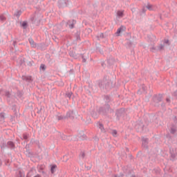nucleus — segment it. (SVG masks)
<instances>
[{"label":"nucleus","instance_id":"obj_45","mask_svg":"<svg viewBox=\"0 0 177 177\" xmlns=\"http://www.w3.org/2000/svg\"><path fill=\"white\" fill-rule=\"evenodd\" d=\"M79 138L81 139V140H86L87 139V137L85 134L81 135Z\"/></svg>","mask_w":177,"mask_h":177},{"label":"nucleus","instance_id":"obj_19","mask_svg":"<svg viewBox=\"0 0 177 177\" xmlns=\"http://www.w3.org/2000/svg\"><path fill=\"white\" fill-rule=\"evenodd\" d=\"M90 113L93 118L96 119L99 118V115L97 114V112L95 111V109H91Z\"/></svg>","mask_w":177,"mask_h":177},{"label":"nucleus","instance_id":"obj_50","mask_svg":"<svg viewBox=\"0 0 177 177\" xmlns=\"http://www.w3.org/2000/svg\"><path fill=\"white\" fill-rule=\"evenodd\" d=\"M127 46L129 48H131L132 47V45H133V42L131 41V40H129L127 42Z\"/></svg>","mask_w":177,"mask_h":177},{"label":"nucleus","instance_id":"obj_44","mask_svg":"<svg viewBox=\"0 0 177 177\" xmlns=\"http://www.w3.org/2000/svg\"><path fill=\"white\" fill-rule=\"evenodd\" d=\"M147 9H148V10H153V5L148 3L146 6Z\"/></svg>","mask_w":177,"mask_h":177},{"label":"nucleus","instance_id":"obj_62","mask_svg":"<svg viewBox=\"0 0 177 177\" xmlns=\"http://www.w3.org/2000/svg\"><path fill=\"white\" fill-rule=\"evenodd\" d=\"M16 45H17V41H13V46H14V48H16Z\"/></svg>","mask_w":177,"mask_h":177},{"label":"nucleus","instance_id":"obj_3","mask_svg":"<svg viewBox=\"0 0 177 177\" xmlns=\"http://www.w3.org/2000/svg\"><path fill=\"white\" fill-rule=\"evenodd\" d=\"M1 149H3L6 147L10 149V150H15L16 149V143L13 141H8L7 142H3L0 145Z\"/></svg>","mask_w":177,"mask_h":177},{"label":"nucleus","instance_id":"obj_30","mask_svg":"<svg viewBox=\"0 0 177 177\" xmlns=\"http://www.w3.org/2000/svg\"><path fill=\"white\" fill-rule=\"evenodd\" d=\"M176 131H177V128H175L171 126L170 133H171L172 135H175V133H176Z\"/></svg>","mask_w":177,"mask_h":177},{"label":"nucleus","instance_id":"obj_60","mask_svg":"<svg viewBox=\"0 0 177 177\" xmlns=\"http://www.w3.org/2000/svg\"><path fill=\"white\" fill-rule=\"evenodd\" d=\"M173 96H174V97H176V99L177 100V90L174 91Z\"/></svg>","mask_w":177,"mask_h":177},{"label":"nucleus","instance_id":"obj_61","mask_svg":"<svg viewBox=\"0 0 177 177\" xmlns=\"http://www.w3.org/2000/svg\"><path fill=\"white\" fill-rule=\"evenodd\" d=\"M93 139L95 140V142H99V138H97V136H95Z\"/></svg>","mask_w":177,"mask_h":177},{"label":"nucleus","instance_id":"obj_48","mask_svg":"<svg viewBox=\"0 0 177 177\" xmlns=\"http://www.w3.org/2000/svg\"><path fill=\"white\" fill-rule=\"evenodd\" d=\"M132 172H133V170L132 169L127 170V173L125 174V176H129V175L132 174Z\"/></svg>","mask_w":177,"mask_h":177},{"label":"nucleus","instance_id":"obj_25","mask_svg":"<svg viewBox=\"0 0 177 177\" xmlns=\"http://www.w3.org/2000/svg\"><path fill=\"white\" fill-rule=\"evenodd\" d=\"M56 168H57V165H50V172H51V174H55V172H56Z\"/></svg>","mask_w":177,"mask_h":177},{"label":"nucleus","instance_id":"obj_4","mask_svg":"<svg viewBox=\"0 0 177 177\" xmlns=\"http://www.w3.org/2000/svg\"><path fill=\"white\" fill-rule=\"evenodd\" d=\"M134 129L137 132H140V133H142V132L145 131V124H143V122H142V120H138L135 123Z\"/></svg>","mask_w":177,"mask_h":177},{"label":"nucleus","instance_id":"obj_23","mask_svg":"<svg viewBox=\"0 0 177 177\" xmlns=\"http://www.w3.org/2000/svg\"><path fill=\"white\" fill-rule=\"evenodd\" d=\"M107 63L109 66H113V64L115 63V59H114L113 57L109 58V59H107Z\"/></svg>","mask_w":177,"mask_h":177},{"label":"nucleus","instance_id":"obj_46","mask_svg":"<svg viewBox=\"0 0 177 177\" xmlns=\"http://www.w3.org/2000/svg\"><path fill=\"white\" fill-rule=\"evenodd\" d=\"M111 134L113 135V136H114V138H117V135H118L117 130H112Z\"/></svg>","mask_w":177,"mask_h":177},{"label":"nucleus","instance_id":"obj_5","mask_svg":"<svg viewBox=\"0 0 177 177\" xmlns=\"http://www.w3.org/2000/svg\"><path fill=\"white\" fill-rule=\"evenodd\" d=\"M37 16H38V14L37 15H35L34 17H32L30 18V21L32 24H35V26H39V24H41V21H42V17H44V15L39 14V18H38Z\"/></svg>","mask_w":177,"mask_h":177},{"label":"nucleus","instance_id":"obj_17","mask_svg":"<svg viewBox=\"0 0 177 177\" xmlns=\"http://www.w3.org/2000/svg\"><path fill=\"white\" fill-rule=\"evenodd\" d=\"M104 100L105 102L104 104H110V102H111V96L109 95H105L104 97Z\"/></svg>","mask_w":177,"mask_h":177},{"label":"nucleus","instance_id":"obj_36","mask_svg":"<svg viewBox=\"0 0 177 177\" xmlns=\"http://www.w3.org/2000/svg\"><path fill=\"white\" fill-rule=\"evenodd\" d=\"M69 56H71V57H74V59H77V55H75L74 51H70Z\"/></svg>","mask_w":177,"mask_h":177},{"label":"nucleus","instance_id":"obj_15","mask_svg":"<svg viewBox=\"0 0 177 177\" xmlns=\"http://www.w3.org/2000/svg\"><path fill=\"white\" fill-rule=\"evenodd\" d=\"M36 48L39 50H46V45L45 44V43L37 44V46H36Z\"/></svg>","mask_w":177,"mask_h":177},{"label":"nucleus","instance_id":"obj_64","mask_svg":"<svg viewBox=\"0 0 177 177\" xmlns=\"http://www.w3.org/2000/svg\"><path fill=\"white\" fill-rule=\"evenodd\" d=\"M142 13H146V8H143L142 9Z\"/></svg>","mask_w":177,"mask_h":177},{"label":"nucleus","instance_id":"obj_57","mask_svg":"<svg viewBox=\"0 0 177 177\" xmlns=\"http://www.w3.org/2000/svg\"><path fill=\"white\" fill-rule=\"evenodd\" d=\"M137 93L138 95H142V93H143V91H142V88L138 89Z\"/></svg>","mask_w":177,"mask_h":177},{"label":"nucleus","instance_id":"obj_12","mask_svg":"<svg viewBox=\"0 0 177 177\" xmlns=\"http://www.w3.org/2000/svg\"><path fill=\"white\" fill-rule=\"evenodd\" d=\"M66 119L69 120H74L75 115L74 114V111H69L66 113V115H65Z\"/></svg>","mask_w":177,"mask_h":177},{"label":"nucleus","instance_id":"obj_40","mask_svg":"<svg viewBox=\"0 0 177 177\" xmlns=\"http://www.w3.org/2000/svg\"><path fill=\"white\" fill-rule=\"evenodd\" d=\"M5 96L8 97V99H10V97L12 96V94L10 91H5Z\"/></svg>","mask_w":177,"mask_h":177},{"label":"nucleus","instance_id":"obj_32","mask_svg":"<svg viewBox=\"0 0 177 177\" xmlns=\"http://www.w3.org/2000/svg\"><path fill=\"white\" fill-rule=\"evenodd\" d=\"M61 138H62V140H70V138H70V136H67L64 134H62L61 136Z\"/></svg>","mask_w":177,"mask_h":177},{"label":"nucleus","instance_id":"obj_26","mask_svg":"<svg viewBox=\"0 0 177 177\" xmlns=\"http://www.w3.org/2000/svg\"><path fill=\"white\" fill-rule=\"evenodd\" d=\"M174 123L171 124V127H173L174 128H177V117L174 116L173 118Z\"/></svg>","mask_w":177,"mask_h":177},{"label":"nucleus","instance_id":"obj_55","mask_svg":"<svg viewBox=\"0 0 177 177\" xmlns=\"http://www.w3.org/2000/svg\"><path fill=\"white\" fill-rule=\"evenodd\" d=\"M129 169H128V167H124V168H123V172H124V174L126 175V174L128 172V170H129Z\"/></svg>","mask_w":177,"mask_h":177},{"label":"nucleus","instance_id":"obj_29","mask_svg":"<svg viewBox=\"0 0 177 177\" xmlns=\"http://www.w3.org/2000/svg\"><path fill=\"white\" fill-rule=\"evenodd\" d=\"M23 95H24V93L23 91H20V90H18V91H17V96L18 97H19V99H20L21 97H23Z\"/></svg>","mask_w":177,"mask_h":177},{"label":"nucleus","instance_id":"obj_13","mask_svg":"<svg viewBox=\"0 0 177 177\" xmlns=\"http://www.w3.org/2000/svg\"><path fill=\"white\" fill-rule=\"evenodd\" d=\"M12 110L14 113V116L11 115V121H13V118H15V117H17V106L16 105H12Z\"/></svg>","mask_w":177,"mask_h":177},{"label":"nucleus","instance_id":"obj_38","mask_svg":"<svg viewBox=\"0 0 177 177\" xmlns=\"http://www.w3.org/2000/svg\"><path fill=\"white\" fill-rule=\"evenodd\" d=\"M39 69H40L41 71H45V70H46V65H45L44 64H41L40 65Z\"/></svg>","mask_w":177,"mask_h":177},{"label":"nucleus","instance_id":"obj_56","mask_svg":"<svg viewBox=\"0 0 177 177\" xmlns=\"http://www.w3.org/2000/svg\"><path fill=\"white\" fill-rule=\"evenodd\" d=\"M32 64H34V61H30L27 64V65L29 66V67H31Z\"/></svg>","mask_w":177,"mask_h":177},{"label":"nucleus","instance_id":"obj_8","mask_svg":"<svg viewBox=\"0 0 177 177\" xmlns=\"http://www.w3.org/2000/svg\"><path fill=\"white\" fill-rule=\"evenodd\" d=\"M142 147L147 150L149 149V138L146 137H141Z\"/></svg>","mask_w":177,"mask_h":177},{"label":"nucleus","instance_id":"obj_18","mask_svg":"<svg viewBox=\"0 0 177 177\" xmlns=\"http://www.w3.org/2000/svg\"><path fill=\"white\" fill-rule=\"evenodd\" d=\"M75 37L76 38V41H81V30H77L75 33Z\"/></svg>","mask_w":177,"mask_h":177},{"label":"nucleus","instance_id":"obj_20","mask_svg":"<svg viewBox=\"0 0 177 177\" xmlns=\"http://www.w3.org/2000/svg\"><path fill=\"white\" fill-rule=\"evenodd\" d=\"M26 156L29 158H32V157H34V152L30 151V149H26Z\"/></svg>","mask_w":177,"mask_h":177},{"label":"nucleus","instance_id":"obj_47","mask_svg":"<svg viewBox=\"0 0 177 177\" xmlns=\"http://www.w3.org/2000/svg\"><path fill=\"white\" fill-rule=\"evenodd\" d=\"M151 52H158V47H154L153 46L152 48H150Z\"/></svg>","mask_w":177,"mask_h":177},{"label":"nucleus","instance_id":"obj_42","mask_svg":"<svg viewBox=\"0 0 177 177\" xmlns=\"http://www.w3.org/2000/svg\"><path fill=\"white\" fill-rule=\"evenodd\" d=\"M80 57L82 60V63H86V57L84 55H81Z\"/></svg>","mask_w":177,"mask_h":177},{"label":"nucleus","instance_id":"obj_24","mask_svg":"<svg viewBox=\"0 0 177 177\" xmlns=\"http://www.w3.org/2000/svg\"><path fill=\"white\" fill-rule=\"evenodd\" d=\"M21 27H22L24 30H26L27 27H28V22L27 21H24L23 22H21Z\"/></svg>","mask_w":177,"mask_h":177},{"label":"nucleus","instance_id":"obj_54","mask_svg":"<svg viewBox=\"0 0 177 177\" xmlns=\"http://www.w3.org/2000/svg\"><path fill=\"white\" fill-rule=\"evenodd\" d=\"M0 20L1 21H5V20H6V17L3 16V15H0Z\"/></svg>","mask_w":177,"mask_h":177},{"label":"nucleus","instance_id":"obj_31","mask_svg":"<svg viewBox=\"0 0 177 177\" xmlns=\"http://www.w3.org/2000/svg\"><path fill=\"white\" fill-rule=\"evenodd\" d=\"M24 139V140H26V142H27L28 140V133H25L22 135V138Z\"/></svg>","mask_w":177,"mask_h":177},{"label":"nucleus","instance_id":"obj_34","mask_svg":"<svg viewBox=\"0 0 177 177\" xmlns=\"http://www.w3.org/2000/svg\"><path fill=\"white\" fill-rule=\"evenodd\" d=\"M0 121H5V113H0Z\"/></svg>","mask_w":177,"mask_h":177},{"label":"nucleus","instance_id":"obj_43","mask_svg":"<svg viewBox=\"0 0 177 177\" xmlns=\"http://www.w3.org/2000/svg\"><path fill=\"white\" fill-rule=\"evenodd\" d=\"M164 44H160L159 46H157L158 48V50H164Z\"/></svg>","mask_w":177,"mask_h":177},{"label":"nucleus","instance_id":"obj_10","mask_svg":"<svg viewBox=\"0 0 177 177\" xmlns=\"http://www.w3.org/2000/svg\"><path fill=\"white\" fill-rule=\"evenodd\" d=\"M76 24L77 21L75 19H69L66 23V26H68L71 29L75 28Z\"/></svg>","mask_w":177,"mask_h":177},{"label":"nucleus","instance_id":"obj_51","mask_svg":"<svg viewBox=\"0 0 177 177\" xmlns=\"http://www.w3.org/2000/svg\"><path fill=\"white\" fill-rule=\"evenodd\" d=\"M164 44H166V45H167L168 46H169V45H171V43L169 42V39H165Z\"/></svg>","mask_w":177,"mask_h":177},{"label":"nucleus","instance_id":"obj_37","mask_svg":"<svg viewBox=\"0 0 177 177\" xmlns=\"http://www.w3.org/2000/svg\"><path fill=\"white\" fill-rule=\"evenodd\" d=\"M4 164H5V165H6L7 167H10V160H9V159H5V160H4Z\"/></svg>","mask_w":177,"mask_h":177},{"label":"nucleus","instance_id":"obj_16","mask_svg":"<svg viewBox=\"0 0 177 177\" xmlns=\"http://www.w3.org/2000/svg\"><path fill=\"white\" fill-rule=\"evenodd\" d=\"M125 30H127V28H125V26H121L115 32L116 37H120V34H121V32H122V31H124Z\"/></svg>","mask_w":177,"mask_h":177},{"label":"nucleus","instance_id":"obj_1","mask_svg":"<svg viewBox=\"0 0 177 177\" xmlns=\"http://www.w3.org/2000/svg\"><path fill=\"white\" fill-rule=\"evenodd\" d=\"M97 84L101 91L104 92H109L113 88V82L107 75H105L102 80H98Z\"/></svg>","mask_w":177,"mask_h":177},{"label":"nucleus","instance_id":"obj_35","mask_svg":"<svg viewBox=\"0 0 177 177\" xmlns=\"http://www.w3.org/2000/svg\"><path fill=\"white\" fill-rule=\"evenodd\" d=\"M141 91H142L144 95L147 94V91L146 86L144 84L141 87Z\"/></svg>","mask_w":177,"mask_h":177},{"label":"nucleus","instance_id":"obj_2","mask_svg":"<svg viewBox=\"0 0 177 177\" xmlns=\"http://www.w3.org/2000/svg\"><path fill=\"white\" fill-rule=\"evenodd\" d=\"M98 114L109 118V114H113L114 113V109L111 108L110 104H104L102 106H100L97 110Z\"/></svg>","mask_w":177,"mask_h":177},{"label":"nucleus","instance_id":"obj_41","mask_svg":"<svg viewBox=\"0 0 177 177\" xmlns=\"http://www.w3.org/2000/svg\"><path fill=\"white\" fill-rule=\"evenodd\" d=\"M72 95H73V92H67L65 94V96L66 97H68V99H71Z\"/></svg>","mask_w":177,"mask_h":177},{"label":"nucleus","instance_id":"obj_49","mask_svg":"<svg viewBox=\"0 0 177 177\" xmlns=\"http://www.w3.org/2000/svg\"><path fill=\"white\" fill-rule=\"evenodd\" d=\"M57 118L58 120V121H60L62 120H66V116H63V115H60V116H57Z\"/></svg>","mask_w":177,"mask_h":177},{"label":"nucleus","instance_id":"obj_21","mask_svg":"<svg viewBox=\"0 0 177 177\" xmlns=\"http://www.w3.org/2000/svg\"><path fill=\"white\" fill-rule=\"evenodd\" d=\"M28 41L32 48H37V46L38 45V44L35 43V41H34V39H32V38H29Z\"/></svg>","mask_w":177,"mask_h":177},{"label":"nucleus","instance_id":"obj_58","mask_svg":"<svg viewBox=\"0 0 177 177\" xmlns=\"http://www.w3.org/2000/svg\"><path fill=\"white\" fill-rule=\"evenodd\" d=\"M97 50H98V52H100V53H101V55H103V50H102V48L97 47Z\"/></svg>","mask_w":177,"mask_h":177},{"label":"nucleus","instance_id":"obj_9","mask_svg":"<svg viewBox=\"0 0 177 177\" xmlns=\"http://www.w3.org/2000/svg\"><path fill=\"white\" fill-rule=\"evenodd\" d=\"M169 154H170V161H175V158H176L177 153L176 150L174 148H169Z\"/></svg>","mask_w":177,"mask_h":177},{"label":"nucleus","instance_id":"obj_11","mask_svg":"<svg viewBox=\"0 0 177 177\" xmlns=\"http://www.w3.org/2000/svg\"><path fill=\"white\" fill-rule=\"evenodd\" d=\"M153 100L155 103H160L162 100V94L155 95L153 97Z\"/></svg>","mask_w":177,"mask_h":177},{"label":"nucleus","instance_id":"obj_33","mask_svg":"<svg viewBox=\"0 0 177 177\" xmlns=\"http://www.w3.org/2000/svg\"><path fill=\"white\" fill-rule=\"evenodd\" d=\"M98 128L101 129L102 132H104V127L103 126V124L101 122H98Z\"/></svg>","mask_w":177,"mask_h":177},{"label":"nucleus","instance_id":"obj_6","mask_svg":"<svg viewBox=\"0 0 177 177\" xmlns=\"http://www.w3.org/2000/svg\"><path fill=\"white\" fill-rule=\"evenodd\" d=\"M116 120L120 121L121 120V117H124L125 115V108H120V109H117L115 111Z\"/></svg>","mask_w":177,"mask_h":177},{"label":"nucleus","instance_id":"obj_7","mask_svg":"<svg viewBox=\"0 0 177 177\" xmlns=\"http://www.w3.org/2000/svg\"><path fill=\"white\" fill-rule=\"evenodd\" d=\"M70 3H71V1L68 0H59L58 1V8L59 9L67 8V6H70Z\"/></svg>","mask_w":177,"mask_h":177},{"label":"nucleus","instance_id":"obj_53","mask_svg":"<svg viewBox=\"0 0 177 177\" xmlns=\"http://www.w3.org/2000/svg\"><path fill=\"white\" fill-rule=\"evenodd\" d=\"M24 63H26L25 58L21 59L20 61H19L20 66H23V64H24Z\"/></svg>","mask_w":177,"mask_h":177},{"label":"nucleus","instance_id":"obj_59","mask_svg":"<svg viewBox=\"0 0 177 177\" xmlns=\"http://www.w3.org/2000/svg\"><path fill=\"white\" fill-rule=\"evenodd\" d=\"M173 96H174V97H176V99L177 100V90L174 91Z\"/></svg>","mask_w":177,"mask_h":177},{"label":"nucleus","instance_id":"obj_22","mask_svg":"<svg viewBox=\"0 0 177 177\" xmlns=\"http://www.w3.org/2000/svg\"><path fill=\"white\" fill-rule=\"evenodd\" d=\"M21 13H23V11H21V10H17L14 13V16H15V17H17V19H19V17L21 16Z\"/></svg>","mask_w":177,"mask_h":177},{"label":"nucleus","instance_id":"obj_28","mask_svg":"<svg viewBox=\"0 0 177 177\" xmlns=\"http://www.w3.org/2000/svg\"><path fill=\"white\" fill-rule=\"evenodd\" d=\"M34 171H35V169H34V167L30 169V170L28 173L26 177H31L32 176V174H34Z\"/></svg>","mask_w":177,"mask_h":177},{"label":"nucleus","instance_id":"obj_63","mask_svg":"<svg viewBox=\"0 0 177 177\" xmlns=\"http://www.w3.org/2000/svg\"><path fill=\"white\" fill-rule=\"evenodd\" d=\"M81 157H82V158H85V153L82 152Z\"/></svg>","mask_w":177,"mask_h":177},{"label":"nucleus","instance_id":"obj_39","mask_svg":"<svg viewBox=\"0 0 177 177\" xmlns=\"http://www.w3.org/2000/svg\"><path fill=\"white\" fill-rule=\"evenodd\" d=\"M160 169H153V170H152V172H153V174H155L156 175H160Z\"/></svg>","mask_w":177,"mask_h":177},{"label":"nucleus","instance_id":"obj_52","mask_svg":"<svg viewBox=\"0 0 177 177\" xmlns=\"http://www.w3.org/2000/svg\"><path fill=\"white\" fill-rule=\"evenodd\" d=\"M17 177H24V174L22 173L21 170H19Z\"/></svg>","mask_w":177,"mask_h":177},{"label":"nucleus","instance_id":"obj_14","mask_svg":"<svg viewBox=\"0 0 177 177\" xmlns=\"http://www.w3.org/2000/svg\"><path fill=\"white\" fill-rule=\"evenodd\" d=\"M22 80L23 81H26V82H29V83H31L32 82V81H34V79H32V76L23 75Z\"/></svg>","mask_w":177,"mask_h":177},{"label":"nucleus","instance_id":"obj_27","mask_svg":"<svg viewBox=\"0 0 177 177\" xmlns=\"http://www.w3.org/2000/svg\"><path fill=\"white\" fill-rule=\"evenodd\" d=\"M117 16H118V17H119V19H121V18L124 17V11L118 10Z\"/></svg>","mask_w":177,"mask_h":177}]
</instances>
